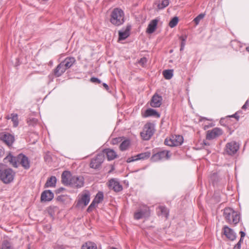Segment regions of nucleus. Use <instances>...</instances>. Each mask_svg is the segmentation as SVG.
<instances>
[{"label":"nucleus","mask_w":249,"mask_h":249,"mask_svg":"<svg viewBox=\"0 0 249 249\" xmlns=\"http://www.w3.org/2000/svg\"><path fill=\"white\" fill-rule=\"evenodd\" d=\"M4 162L5 163L9 162L15 167H18V165L20 164L26 170L30 167V160L23 154H20L17 157H14L9 154L4 159Z\"/></svg>","instance_id":"f257e3e1"},{"label":"nucleus","mask_w":249,"mask_h":249,"mask_svg":"<svg viewBox=\"0 0 249 249\" xmlns=\"http://www.w3.org/2000/svg\"><path fill=\"white\" fill-rule=\"evenodd\" d=\"M62 182L66 185L72 187L80 188L84 185V178L81 176H72L69 171H65L61 175Z\"/></svg>","instance_id":"f03ea898"},{"label":"nucleus","mask_w":249,"mask_h":249,"mask_svg":"<svg viewBox=\"0 0 249 249\" xmlns=\"http://www.w3.org/2000/svg\"><path fill=\"white\" fill-rule=\"evenodd\" d=\"M223 216L226 222L230 224L236 225L240 220L239 213L231 208L224 209Z\"/></svg>","instance_id":"7ed1b4c3"},{"label":"nucleus","mask_w":249,"mask_h":249,"mask_svg":"<svg viewBox=\"0 0 249 249\" xmlns=\"http://www.w3.org/2000/svg\"><path fill=\"white\" fill-rule=\"evenodd\" d=\"M110 21L115 25L119 26L124 22V13L122 10L119 8H115L111 14Z\"/></svg>","instance_id":"20e7f679"},{"label":"nucleus","mask_w":249,"mask_h":249,"mask_svg":"<svg viewBox=\"0 0 249 249\" xmlns=\"http://www.w3.org/2000/svg\"><path fill=\"white\" fill-rule=\"evenodd\" d=\"M15 173L12 169L7 168L0 170V178L5 184L13 181Z\"/></svg>","instance_id":"39448f33"},{"label":"nucleus","mask_w":249,"mask_h":249,"mask_svg":"<svg viewBox=\"0 0 249 249\" xmlns=\"http://www.w3.org/2000/svg\"><path fill=\"white\" fill-rule=\"evenodd\" d=\"M154 125L150 123L146 124L141 132V136L144 140H148L154 133Z\"/></svg>","instance_id":"423d86ee"},{"label":"nucleus","mask_w":249,"mask_h":249,"mask_svg":"<svg viewBox=\"0 0 249 249\" xmlns=\"http://www.w3.org/2000/svg\"><path fill=\"white\" fill-rule=\"evenodd\" d=\"M183 142V138L180 135H173L169 138H167L164 143L170 146H177L180 145Z\"/></svg>","instance_id":"0eeeda50"},{"label":"nucleus","mask_w":249,"mask_h":249,"mask_svg":"<svg viewBox=\"0 0 249 249\" xmlns=\"http://www.w3.org/2000/svg\"><path fill=\"white\" fill-rule=\"evenodd\" d=\"M150 215L149 208L146 205H142L134 213V217L136 220H139Z\"/></svg>","instance_id":"6e6552de"},{"label":"nucleus","mask_w":249,"mask_h":249,"mask_svg":"<svg viewBox=\"0 0 249 249\" xmlns=\"http://www.w3.org/2000/svg\"><path fill=\"white\" fill-rule=\"evenodd\" d=\"M89 201L90 193L89 191L85 190L79 195L77 205L86 206L89 204Z\"/></svg>","instance_id":"1a4fd4ad"},{"label":"nucleus","mask_w":249,"mask_h":249,"mask_svg":"<svg viewBox=\"0 0 249 249\" xmlns=\"http://www.w3.org/2000/svg\"><path fill=\"white\" fill-rule=\"evenodd\" d=\"M170 157L168 151H161L154 154L151 157L153 161H158L160 160H167Z\"/></svg>","instance_id":"9d476101"},{"label":"nucleus","mask_w":249,"mask_h":249,"mask_svg":"<svg viewBox=\"0 0 249 249\" xmlns=\"http://www.w3.org/2000/svg\"><path fill=\"white\" fill-rule=\"evenodd\" d=\"M104 156L103 154L100 153L92 159L90 163V167L94 169L98 168L104 160Z\"/></svg>","instance_id":"9b49d317"},{"label":"nucleus","mask_w":249,"mask_h":249,"mask_svg":"<svg viewBox=\"0 0 249 249\" xmlns=\"http://www.w3.org/2000/svg\"><path fill=\"white\" fill-rule=\"evenodd\" d=\"M239 145L235 142H228L226 146L225 151L230 155L234 154L239 149Z\"/></svg>","instance_id":"f8f14e48"},{"label":"nucleus","mask_w":249,"mask_h":249,"mask_svg":"<svg viewBox=\"0 0 249 249\" xmlns=\"http://www.w3.org/2000/svg\"><path fill=\"white\" fill-rule=\"evenodd\" d=\"M104 198V195L103 192H99L96 195L95 198L92 201L88 208V211L89 212L92 211V209L95 208L99 203L101 202Z\"/></svg>","instance_id":"ddd939ff"},{"label":"nucleus","mask_w":249,"mask_h":249,"mask_svg":"<svg viewBox=\"0 0 249 249\" xmlns=\"http://www.w3.org/2000/svg\"><path fill=\"white\" fill-rule=\"evenodd\" d=\"M222 134V130L219 128L215 127L211 130L208 131L206 138L208 140H212L220 136Z\"/></svg>","instance_id":"4468645a"},{"label":"nucleus","mask_w":249,"mask_h":249,"mask_svg":"<svg viewBox=\"0 0 249 249\" xmlns=\"http://www.w3.org/2000/svg\"><path fill=\"white\" fill-rule=\"evenodd\" d=\"M162 98L157 94H155L151 100L150 105L153 107H158L161 105Z\"/></svg>","instance_id":"2eb2a0df"},{"label":"nucleus","mask_w":249,"mask_h":249,"mask_svg":"<svg viewBox=\"0 0 249 249\" xmlns=\"http://www.w3.org/2000/svg\"><path fill=\"white\" fill-rule=\"evenodd\" d=\"M224 234L227 238L231 240H234L236 238L234 231L227 226H225L223 228Z\"/></svg>","instance_id":"dca6fc26"},{"label":"nucleus","mask_w":249,"mask_h":249,"mask_svg":"<svg viewBox=\"0 0 249 249\" xmlns=\"http://www.w3.org/2000/svg\"><path fill=\"white\" fill-rule=\"evenodd\" d=\"M108 186L115 192H120L123 189L122 186L115 179H111L109 181Z\"/></svg>","instance_id":"f3484780"},{"label":"nucleus","mask_w":249,"mask_h":249,"mask_svg":"<svg viewBox=\"0 0 249 249\" xmlns=\"http://www.w3.org/2000/svg\"><path fill=\"white\" fill-rule=\"evenodd\" d=\"M150 155L151 154L149 152L142 153L137 155L136 156L128 158L127 160V162H130L131 161L137 160H143L145 159H147L150 156Z\"/></svg>","instance_id":"a211bd4d"},{"label":"nucleus","mask_w":249,"mask_h":249,"mask_svg":"<svg viewBox=\"0 0 249 249\" xmlns=\"http://www.w3.org/2000/svg\"><path fill=\"white\" fill-rule=\"evenodd\" d=\"M53 198V194L50 190H46L42 192L41 196V201H50Z\"/></svg>","instance_id":"6ab92c4d"},{"label":"nucleus","mask_w":249,"mask_h":249,"mask_svg":"<svg viewBox=\"0 0 249 249\" xmlns=\"http://www.w3.org/2000/svg\"><path fill=\"white\" fill-rule=\"evenodd\" d=\"M159 20L157 18L152 20L148 25L146 29V33L148 34L153 33L156 30Z\"/></svg>","instance_id":"aec40b11"},{"label":"nucleus","mask_w":249,"mask_h":249,"mask_svg":"<svg viewBox=\"0 0 249 249\" xmlns=\"http://www.w3.org/2000/svg\"><path fill=\"white\" fill-rule=\"evenodd\" d=\"M1 139L3 142H4L7 145L9 146L12 145L14 141V136L9 133L3 135L1 137Z\"/></svg>","instance_id":"412c9836"},{"label":"nucleus","mask_w":249,"mask_h":249,"mask_svg":"<svg viewBox=\"0 0 249 249\" xmlns=\"http://www.w3.org/2000/svg\"><path fill=\"white\" fill-rule=\"evenodd\" d=\"M104 155L105 154L107 156L108 160H111L115 159L117 155L114 150L111 149H106L103 151V153Z\"/></svg>","instance_id":"4be33fe9"},{"label":"nucleus","mask_w":249,"mask_h":249,"mask_svg":"<svg viewBox=\"0 0 249 249\" xmlns=\"http://www.w3.org/2000/svg\"><path fill=\"white\" fill-rule=\"evenodd\" d=\"M169 4V0H158L154 4L155 8L159 10L162 9Z\"/></svg>","instance_id":"5701e85b"},{"label":"nucleus","mask_w":249,"mask_h":249,"mask_svg":"<svg viewBox=\"0 0 249 249\" xmlns=\"http://www.w3.org/2000/svg\"><path fill=\"white\" fill-rule=\"evenodd\" d=\"M75 62V59L74 57H67L62 62L64 67L67 70L71 68Z\"/></svg>","instance_id":"b1692460"},{"label":"nucleus","mask_w":249,"mask_h":249,"mask_svg":"<svg viewBox=\"0 0 249 249\" xmlns=\"http://www.w3.org/2000/svg\"><path fill=\"white\" fill-rule=\"evenodd\" d=\"M66 69L64 67L63 64L61 62L54 70V75L59 77L61 76L65 71Z\"/></svg>","instance_id":"393cba45"},{"label":"nucleus","mask_w":249,"mask_h":249,"mask_svg":"<svg viewBox=\"0 0 249 249\" xmlns=\"http://www.w3.org/2000/svg\"><path fill=\"white\" fill-rule=\"evenodd\" d=\"M143 116L144 117L155 116L157 118H159L160 117V115L158 112L156 111V110L152 108H149L145 110L143 115Z\"/></svg>","instance_id":"a878e982"},{"label":"nucleus","mask_w":249,"mask_h":249,"mask_svg":"<svg viewBox=\"0 0 249 249\" xmlns=\"http://www.w3.org/2000/svg\"><path fill=\"white\" fill-rule=\"evenodd\" d=\"M56 183V178L54 176H52L49 178L46 183L45 187H55Z\"/></svg>","instance_id":"bb28decb"},{"label":"nucleus","mask_w":249,"mask_h":249,"mask_svg":"<svg viewBox=\"0 0 249 249\" xmlns=\"http://www.w3.org/2000/svg\"><path fill=\"white\" fill-rule=\"evenodd\" d=\"M82 249H97L96 245L91 242H86L82 247Z\"/></svg>","instance_id":"cd10ccee"},{"label":"nucleus","mask_w":249,"mask_h":249,"mask_svg":"<svg viewBox=\"0 0 249 249\" xmlns=\"http://www.w3.org/2000/svg\"><path fill=\"white\" fill-rule=\"evenodd\" d=\"M163 75L166 79L169 80L173 76V71L172 70H166L163 71Z\"/></svg>","instance_id":"c85d7f7f"},{"label":"nucleus","mask_w":249,"mask_h":249,"mask_svg":"<svg viewBox=\"0 0 249 249\" xmlns=\"http://www.w3.org/2000/svg\"><path fill=\"white\" fill-rule=\"evenodd\" d=\"M129 35V30H125L124 31H119V40H124Z\"/></svg>","instance_id":"c756f323"},{"label":"nucleus","mask_w":249,"mask_h":249,"mask_svg":"<svg viewBox=\"0 0 249 249\" xmlns=\"http://www.w3.org/2000/svg\"><path fill=\"white\" fill-rule=\"evenodd\" d=\"M159 212H160L161 215L167 218L169 214L168 209L164 206H160L159 207Z\"/></svg>","instance_id":"7c9ffc66"},{"label":"nucleus","mask_w":249,"mask_h":249,"mask_svg":"<svg viewBox=\"0 0 249 249\" xmlns=\"http://www.w3.org/2000/svg\"><path fill=\"white\" fill-rule=\"evenodd\" d=\"M130 144L129 140H124L123 141L120 145V149L122 151L125 150L127 149Z\"/></svg>","instance_id":"2f4dec72"},{"label":"nucleus","mask_w":249,"mask_h":249,"mask_svg":"<svg viewBox=\"0 0 249 249\" xmlns=\"http://www.w3.org/2000/svg\"><path fill=\"white\" fill-rule=\"evenodd\" d=\"M178 21V18L177 17H175L169 22V26L171 28H173L177 25Z\"/></svg>","instance_id":"473e14b6"},{"label":"nucleus","mask_w":249,"mask_h":249,"mask_svg":"<svg viewBox=\"0 0 249 249\" xmlns=\"http://www.w3.org/2000/svg\"><path fill=\"white\" fill-rule=\"evenodd\" d=\"M11 118L13 122L14 126H17L18 125V117L17 114H12Z\"/></svg>","instance_id":"72a5a7b5"},{"label":"nucleus","mask_w":249,"mask_h":249,"mask_svg":"<svg viewBox=\"0 0 249 249\" xmlns=\"http://www.w3.org/2000/svg\"><path fill=\"white\" fill-rule=\"evenodd\" d=\"M205 16L204 14H200L198 15L195 19H194V22L196 25H198L200 22V21Z\"/></svg>","instance_id":"f704fd0d"},{"label":"nucleus","mask_w":249,"mask_h":249,"mask_svg":"<svg viewBox=\"0 0 249 249\" xmlns=\"http://www.w3.org/2000/svg\"><path fill=\"white\" fill-rule=\"evenodd\" d=\"M1 249H11L10 243L6 241L3 242Z\"/></svg>","instance_id":"c9c22d12"},{"label":"nucleus","mask_w":249,"mask_h":249,"mask_svg":"<svg viewBox=\"0 0 249 249\" xmlns=\"http://www.w3.org/2000/svg\"><path fill=\"white\" fill-rule=\"evenodd\" d=\"M179 38L181 40V44L180 45L185 46L186 40V39H187V36H181L179 37Z\"/></svg>","instance_id":"e433bc0d"},{"label":"nucleus","mask_w":249,"mask_h":249,"mask_svg":"<svg viewBox=\"0 0 249 249\" xmlns=\"http://www.w3.org/2000/svg\"><path fill=\"white\" fill-rule=\"evenodd\" d=\"M147 59L145 57L142 58L139 61V63L143 66L146 63Z\"/></svg>","instance_id":"4c0bfd02"},{"label":"nucleus","mask_w":249,"mask_h":249,"mask_svg":"<svg viewBox=\"0 0 249 249\" xmlns=\"http://www.w3.org/2000/svg\"><path fill=\"white\" fill-rule=\"evenodd\" d=\"M90 81L93 83H101V81L98 78H96V77L91 78Z\"/></svg>","instance_id":"58836bf2"},{"label":"nucleus","mask_w":249,"mask_h":249,"mask_svg":"<svg viewBox=\"0 0 249 249\" xmlns=\"http://www.w3.org/2000/svg\"><path fill=\"white\" fill-rule=\"evenodd\" d=\"M241 242V240H240L235 245L233 249H240Z\"/></svg>","instance_id":"ea45409f"},{"label":"nucleus","mask_w":249,"mask_h":249,"mask_svg":"<svg viewBox=\"0 0 249 249\" xmlns=\"http://www.w3.org/2000/svg\"><path fill=\"white\" fill-rule=\"evenodd\" d=\"M249 105V100H248L245 104L243 105V106L242 107V108L244 109H245L247 108V106Z\"/></svg>","instance_id":"a19ab883"},{"label":"nucleus","mask_w":249,"mask_h":249,"mask_svg":"<svg viewBox=\"0 0 249 249\" xmlns=\"http://www.w3.org/2000/svg\"><path fill=\"white\" fill-rule=\"evenodd\" d=\"M240 233L241 234V238L240 240H241V241H242V238H243L245 236V233L242 231H241Z\"/></svg>","instance_id":"79ce46f5"},{"label":"nucleus","mask_w":249,"mask_h":249,"mask_svg":"<svg viewBox=\"0 0 249 249\" xmlns=\"http://www.w3.org/2000/svg\"><path fill=\"white\" fill-rule=\"evenodd\" d=\"M231 117H234L236 118L237 120H238L239 118V116L237 114V113H235L231 116Z\"/></svg>","instance_id":"37998d69"},{"label":"nucleus","mask_w":249,"mask_h":249,"mask_svg":"<svg viewBox=\"0 0 249 249\" xmlns=\"http://www.w3.org/2000/svg\"><path fill=\"white\" fill-rule=\"evenodd\" d=\"M119 139L118 138H116V139H114L112 140V143L113 144H116L117 142H118V140H119Z\"/></svg>","instance_id":"c03bdc74"},{"label":"nucleus","mask_w":249,"mask_h":249,"mask_svg":"<svg viewBox=\"0 0 249 249\" xmlns=\"http://www.w3.org/2000/svg\"><path fill=\"white\" fill-rule=\"evenodd\" d=\"M103 85L104 87V88H105L107 90H108V89H109V87H108V85H107V84H106V83H103Z\"/></svg>","instance_id":"a18cd8bd"},{"label":"nucleus","mask_w":249,"mask_h":249,"mask_svg":"<svg viewBox=\"0 0 249 249\" xmlns=\"http://www.w3.org/2000/svg\"><path fill=\"white\" fill-rule=\"evenodd\" d=\"M184 47H185V46L180 45V51H182L184 50Z\"/></svg>","instance_id":"49530a36"},{"label":"nucleus","mask_w":249,"mask_h":249,"mask_svg":"<svg viewBox=\"0 0 249 249\" xmlns=\"http://www.w3.org/2000/svg\"><path fill=\"white\" fill-rule=\"evenodd\" d=\"M3 151L2 150H0V157L2 156Z\"/></svg>","instance_id":"de8ad7c7"},{"label":"nucleus","mask_w":249,"mask_h":249,"mask_svg":"<svg viewBox=\"0 0 249 249\" xmlns=\"http://www.w3.org/2000/svg\"><path fill=\"white\" fill-rule=\"evenodd\" d=\"M246 50H247V51L248 52H249V47H247V48H246Z\"/></svg>","instance_id":"09e8293b"}]
</instances>
